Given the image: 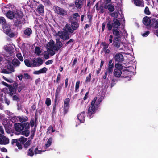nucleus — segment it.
I'll return each mask as SVG.
<instances>
[{"label":"nucleus","instance_id":"1","mask_svg":"<svg viewBox=\"0 0 158 158\" xmlns=\"http://www.w3.org/2000/svg\"><path fill=\"white\" fill-rule=\"evenodd\" d=\"M97 98L95 97L91 103L90 105L88 108L87 116L90 119L93 117L94 114L96 113V111L98 107L102 101L101 98H99L97 100Z\"/></svg>","mask_w":158,"mask_h":158},{"label":"nucleus","instance_id":"2","mask_svg":"<svg viewBox=\"0 0 158 158\" xmlns=\"http://www.w3.org/2000/svg\"><path fill=\"white\" fill-rule=\"evenodd\" d=\"M32 63H31L28 59H25L24 62L25 65L28 67H38L41 65L43 63V61L41 58H34L32 60Z\"/></svg>","mask_w":158,"mask_h":158},{"label":"nucleus","instance_id":"3","mask_svg":"<svg viewBox=\"0 0 158 158\" xmlns=\"http://www.w3.org/2000/svg\"><path fill=\"white\" fill-rule=\"evenodd\" d=\"M24 15L22 11L19 12L15 15V18L13 19L14 26L16 27H19L22 24H23V21L21 20Z\"/></svg>","mask_w":158,"mask_h":158},{"label":"nucleus","instance_id":"4","mask_svg":"<svg viewBox=\"0 0 158 158\" xmlns=\"http://www.w3.org/2000/svg\"><path fill=\"white\" fill-rule=\"evenodd\" d=\"M27 140V138L23 136H21L19 139H12L11 140V144L13 145L16 143V146L18 147V149L21 150L22 149V144H23Z\"/></svg>","mask_w":158,"mask_h":158},{"label":"nucleus","instance_id":"5","mask_svg":"<svg viewBox=\"0 0 158 158\" xmlns=\"http://www.w3.org/2000/svg\"><path fill=\"white\" fill-rule=\"evenodd\" d=\"M115 69L113 71V75L116 78L121 77L123 66L120 64L116 63L115 65Z\"/></svg>","mask_w":158,"mask_h":158},{"label":"nucleus","instance_id":"6","mask_svg":"<svg viewBox=\"0 0 158 158\" xmlns=\"http://www.w3.org/2000/svg\"><path fill=\"white\" fill-rule=\"evenodd\" d=\"M113 23H111V22L109 21L107 23V28L109 31L111 30L112 27L118 29L121 25L119 21L116 18H113Z\"/></svg>","mask_w":158,"mask_h":158},{"label":"nucleus","instance_id":"7","mask_svg":"<svg viewBox=\"0 0 158 158\" xmlns=\"http://www.w3.org/2000/svg\"><path fill=\"white\" fill-rule=\"evenodd\" d=\"M68 29L66 27L63 29V31H59L57 33V35L64 41H65L69 40L70 38V35Z\"/></svg>","mask_w":158,"mask_h":158},{"label":"nucleus","instance_id":"8","mask_svg":"<svg viewBox=\"0 0 158 158\" xmlns=\"http://www.w3.org/2000/svg\"><path fill=\"white\" fill-rule=\"evenodd\" d=\"M79 26V23L76 21L72 22L71 23V27L67 24L66 26V27L67 28L69 32L70 33H73L74 30H77L78 27Z\"/></svg>","mask_w":158,"mask_h":158},{"label":"nucleus","instance_id":"9","mask_svg":"<svg viewBox=\"0 0 158 158\" xmlns=\"http://www.w3.org/2000/svg\"><path fill=\"white\" fill-rule=\"evenodd\" d=\"M53 9L55 13L60 16H63L67 15V12L65 10L57 6H55Z\"/></svg>","mask_w":158,"mask_h":158},{"label":"nucleus","instance_id":"10","mask_svg":"<svg viewBox=\"0 0 158 158\" xmlns=\"http://www.w3.org/2000/svg\"><path fill=\"white\" fill-rule=\"evenodd\" d=\"M11 62L8 63L7 65V69H3L2 70V73L4 74H10L13 72H14L15 70L13 65H12Z\"/></svg>","mask_w":158,"mask_h":158},{"label":"nucleus","instance_id":"11","mask_svg":"<svg viewBox=\"0 0 158 158\" xmlns=\"http://www.w3.org/2000/svg\"><path fill=\"white\" fill-rule=\"evenodd\" d=\"M114 58L115 62L117 63H121L124 61V58L123 55L120 53H116L114 54Z\"/></svg>","mask_w":158,"mask_h":158},{"label":"nucleus","instance_id":"12","mask_svg":"<svg viewBox=\"0 0 158 158\" xmlns=\"http://www.w3.org/2000/svg\"><path fill=\"white\" fill-rule=\"evenodd\" d=\"M112 59L110 60L108 63V67L105 70L106 71V73H109V75H111L113 72L114 64V63L112 62Z\"/></svg>","mask_w":158,"mask_h":158},{"label":"nucleus","instance_id":"13","mask_svg":"<svg viewBox=\"0 0 158 158\" xmlns=\"http://www.w3.org/2000/svg\"><path fill=\"white\" fill-rule=\"evenodd\" d=\"M21 11L20 10H17L14 13L13 11L9 10L7 12L6 16L7 18L10 19H12L15 18V15H17V13H19V12Z\"/></svg>","mask_w":158,"mask_h":158},{"label":"nucleus","instance_id":"14","mask_svg":"<svg viewBox=\"0 0 158 158\" xmlns=\"http://www.w3.org/2000/svg\"><path fill=\"white\" fill-rule=\"evenodd\" d=\"M9 143V139L0 134V144L6 145Z\"/></svg>","mask_w":158,"mask_h":158},{"label":"nucleus","instance_id":"15","mask_svg":"<svg viewBox=\"0 0 158 158\" xmlns=\"http://www.w3.org/2000/svg\"><path fill=\"white\" fill-rule=\"evenodd\" d=\"M15 128L17 132L20 133L24 129L23 124L22 123H16L14 124ZM19 133H18L19 134Z\"/></svg>","mask_w":158,"mask_h":158},{"label":"nucleus","instance_id":"16","mask_svg":"<svg viewBox=\"0 0 158 158\" xmlns=\"http://www.w3.org/2000/svg\"><path fill=\"white\" fill-rule=\"evenodd\" d=\"M142 21L143 23L145 26H148L150 27H151L152 19H150V17L146 16L143 18Z\"/></svg>","mask_w":158,"mask_h":158},{"label":"nucleus","instance_id":"17","mask_svg":"<svg viewBox=\"0 0 158 158\" xmlns=\"http://www.w3.org/2000/svg\"><path fill=\"white\" fill-rule=\"evenodd\" d=\"M85 111H83L79 113L77 116V118L80 121V122L81 123H84L85 120Z\"/></svg>","mask_w":158,"mask_h":158},{"label":"nucleus","instance_id":"18","mask_svg":"<svg viewBox=\"0 0 158 158\" xmlns=\"http://www.w3.org/2000/svg\"><path fill=\"white\" fill-rule=\"evenodd\" d=\"M63 44L59 39H56L55 45L54 47V49L56 51H58L62 47Z\"/></svg>","mask_w":158,"mask_h":158},{"label":"nucleus","instance_id":"19","mask_svg":"<svg viewBox=\"0 0 158 158\" xmlns=\"http://www.w3.org/2000/svg\"><path fill=\"white\" fill-rule=\"evenodd\" d=\"M36 10L39 14L41 15L44 13V6L41 4H39V5L37 6Z\"/></svg>","mask_w":158,"mask_h":158},{"label":"nucleus","instance_id":"20","mask_svg":"<svg viewBox=\"0 0 158 158\" xmlns=\"http://www.w3.org/2000/svg\"><path fill=\"white\" fill-rule=\"evenodd\" d=\"M133 1L134 4L137 6H144V2L143 0H133Z\"/></svg>","mask_w":158,"mask_h":158},{"label":"nucleus","instance_id":"21","mask_svg":"<svg viewBox=\"0 0 158 158\" xmlns=\"http://www.w3.org/2000/svg\"><path fill=\"white\" fill-rule=\"evenodd\" d=\"M9 92L8 94L10 96H12L13 95L18 94V93H16L17 89L12 87V85L10 86L9 88Z\"/></svg>","mask_w":158,"mask_h":158},{"label":"nucleus","instance_id":"22","mask_svg":"<svg viewBox=\"0 0 158 158\" xmlns=\"http://www.w3.org/2000/svg\"><path fill=\"white\" fill-rule=\"evenodd\" d=\"M57 99H55L54 102L53 106L52 116L53 117L55 115L57 112L56 106L58 104V102H57Z\"/></svg>","mask_w":158,"mask_h":158},{"label":"nucleus","instance_id":"23","mask_svg":"<svg viewBox=\"0 0 158 158\" xmlns=\"http://www.w3.org/2000/svg\"><path fill=\"white\" fill-rule=\"evenodd\" d=\"M32 31L31 28L27 27L23 31V33L25 35L28 37H30L31 35L32 34Z\"/></svg>","mask_w":158,"mask_h":158},{"label":"nucleus","instance_id":"24","mask_svg":"<svg viewBox=\"0 0 158 158\" xmlns=\"http://www.w3.org/2000/svg\"><path fill=\"white\" fill-rule=\"evenodd\" d=\"M104 8L105 9H108L110 12H113L114 10V6L111 4H104Z\"/></svg>","mask_w":158,"mask_h":158},{"label":"nucleus","instance_id":"25","mask_svg":"<svg viewBox=\"0 0 158 158\" xmlns=\"http://www.w3.org/2000/svg\"><path fill=\"white\" fill-rule=\"evenodd\" d=\"M62 87V85L60 84L58 86L55 92V99H57L59 93H60Z\"/></svg>","mask_w":158,"mask_h":158},{"label":"nucleus","instance_id":"26","mask_svg":"<svg viewBox=\"0 0 158 158\" xmlns=\"http://www.w3.org/2000/svg\"><path fill=\"white\" fill-rule=\"evenodd\" d=\"M35 146L34 145L32 146L29 148L27 151V155L30 156L32 157L34 154V150L35 149Z\"/></svg>","mask_w":158,"mask_h":158},{"label":"nucleus","instance_id":"27","mask_svg":"<svg viewBox=\"0 0 158 158\" xmlns=\"http://www.w3.org/2000/svg\"><path fill=\"white\" fill-rule=\"evenodd\" d=\"M16 32L13 31L11 30V29L6 34L10 38H13L16 36L17 34Z\"/></svg>","mask_w":158,"mask_h":158},{"label":"nucleus","instance_id":"28","mask_svg":"<svg viewBox=\"0 0 158 158\" xmlns=\"http://www.w3.org/2000/svg\"><path fill=\"white\" fill-rule=\"evenodd\" d=\"M11 63L15 67H19L20 64V62L16 58H14Z\"/></svg>","mask_w":158,"mask_h":158},{"label":"nucleus","instance_id":"29","mask_svg":"<svg viewBox=\"0 0 158 158\" xmlns=\"http://www.w3.org/2000/svg\"><path fill=\"white\" fill-rule=\"evenodd\" d=\"M10 27L9 24H6L3 27V31L6 34L11 29Z\"/></svg>","mask_w":158,"mask_h":158},{"label":"nucleus","instance_id":"30","mask_svg":"<svg viewBox=\"0 0 158 158\" xmlns=\"http://www.w3.org/2000/svg\"><path fill=\"white\" fill-rule=\"evenodd\" d=\"M76 6L79 9L81 8L82 6V2L81 0H76L75 1Z\"/></svg>","mask_w":158,"mask_h":158},{"label":"nucleus","instance_id":"31","mask_svg":"<svg viewBox=\"0 0 158 158\" xmlns=\"http://www.w3.org/2000/svg\"><path fill=\"white\" fill-rule=\"evenodd\" d=\"M152 24L154 25V28L156 29L158 28V19H156L155 18H152Z\"/></svg>","mask_w":158,"mask_h":158},{"label":"nucleus","instance_id":"32","mask_svg":"<svg viewBox=\"0 0 158 158\" xmlns=\"http://www.w3.org/2000/svg\"><path fill=\"white\" fill-rule=\"evenodd\" d=\"M121 43L122 42L113 41L112 45L114 48L118 49L119 48Z\"/></svg>","mask_w":158,"mask_h":158},{"label":"nucleus","instance_id":"33","mask_svg":"<svg viewBox=\"0 0 158 158\" xmlns=\"http://www.w3.org/2000/svg\"><path fill=\"white\" fill-rule=\"evenodd\" d=\"M129 74L128 71L126 69L122 70V74L121 77L122 78H125L128 77Z\"/></svg>","mask_w":158,"mask_h":158},{"label":"nucleus","instance_id":"34","mask_svg":"<svg viewBox=\"0 0 158 158\" xmlns=\"http://www.w3.org/2000/svg\"><path fill=\"white\" fill-rule=\"evenodd\" d=\"M19 122L21 123H23V122H25L28 120V118L26 117H24L23 116H19L18 117Z\"/></svg>","mask_w":158,"mask_h":158},{"label":"nucleus","instance_id":"35","mask_svg":"<svg viewBox=\"0 0 158 158\" xmlns=\"http://www.w3.org/2000/svg\"><path fill=\"white\" fill-rule=\"evenodd\" d=\"M52 142V139L50 137L47 140L45 144V147L46 148L49 147L51 145Z\"/></svg>","mask_w":158,"mask_h":158},{"label":"nucleus","instance_id":"36","mask_svg":"<svg viewBox=\"0 0 158 158\" xmlns=\"http://www.w3.org/2000/svg\"><path fill=\"white\" fill-rule=\"evenodd\" d=\"M12 96V100L13 101L18 102L20 100V98L19 97L18 94H16L13 95Z\"/></svg>","mask_w":158,"mask_h":158},{"label":"nucleus","instance_id":"37","mask_svg":"<svg viewBox=\"0 0 158 158\" xmlns=\"http://www.w3.org/2000/svg\"><path fill=\"white\" fill-rule=\"evenodd\" d=\"M5 50L10 54H11L13 53L12 48L10 46H6L5 48Z\"/></svg>","mask_w":158,"mask_h":158},{"label":"nucleus","instance_id":"38","mask_svg":"<svg viewBox=\"0 0 158 158\" xmlns=\"http://www.w3.org/2000/svg\"><path fill=\"white\" fill-rule=\"evenodd\" d=\"M101 47H103V50H104L107 48L109 46V44L105 42H102L101 44Z\"/></svg>","mask_w":158,"mask_h":158},{"label":"nucleus","instance_id":"39","mask_svg":"<svg viewBox=\"0 0 158 158\" xmlns=\"http://www.w3.org/2000/svg\"><path fill=\"white\" fill-rule=\"evenodd\" d=\"M31 143V141L30 140L27 141L23 144V147L25 149H27L30 146Z\"/></svg>","mask_w":158,"mask_h":158},{"label":"nucleus","instance_id":"40","mask_svg":"<svg viewBox=\"0 0 158 158\" xmlns=\"http://www.w3.org/2000/svg\"><path fill=\"white\" fill-rule=\"evenodd\" d=\"M70 106H63V114L65 115L69 110Z\"/></svg>","mask_w":158,"mask_h":158},{"label":"nucleus","instance_id":"41","mask_svg":"<svg viewBox=\"0 0 158 158\" xmlns=\"http://www.w3.org/2000/svg\"><path fill=\"white\" fill-rule=\"evenodd\" d=\"M118 29L115 28H113L112 29L113 34L115 36H118L120 35V32Z\"/></svg>","mask_w":158,"mask_h":158},{"label":"nucleus","instance_id":"42","mask_svg":"<svg viewBox=\"0 0 158 158\" xmlns=\"http://www.w3.org/2000/svg\"><path fill=\"white\" fill-rule=\"evenodd\" d=\"M41 51L40 50L39 47L36 46L35 48V53L36 54L38 55H39L40 53L41 52Z\"/></svg>","mask_w":158,"mask_h":158},{"label":"nucleus","instance_id":"43","mask_svg":"<svg viewBox=\"0 0 158 158\" xmlns=\"http://www.w3.org/2000/svg\"><path fill=\"white\" fill-rule=\"evenodd\" d=\"M70 99L69 98H66L64 102V106H70Z\"/></svg>","mask_w":158,"mask_h":158},{"label":"nucleus","instance_id":"44","mask_svg":"<svg viewBox=\"0 0 158 158\" xmlns=\"http://www.w3.org/2000/svg\"><path fill=\"white\" fill-rule=\"evenodd\" d=\"M34 150V154L35 155L41 154L42 152L43 151L41 150H39L38 147H37L35 148V149Z\"/></svg>","mask_w":158,"mask_h":158},{"label":"nucleus","instance_id":"45","mask_svg":"<svg viewBox=\"0 0 158 158\" xmlns=\"http://www.w3.org/2000/svg\"><path fill=\"white\" fill-rule=\"evenodd\" d=\"M6 21L4 17H0V23L3 25L6 24Z\"/></svg>","mask_w":158,"mask_h":158},{"label":"nucleus","instance_id":"46","mask_svg":"<svg viewBox=\"0 0 158 158\" xmlns=\"http://www.w3.org/2000/svg\"><path fill=\"white\" fill-rule=\"evenodd\" d=\"M30 133V131L28 130H26L22 132V134L23 135H24L26 137H28Z\"/></svg>","mask_w":158,"mask_h":158},{"label":"nucleus","instance_id":"47","mask_svg":"<svg viewBox=\"0 0 158 158\" xmlns=\"http://www.w3.org/2000/svg\"><path fill=\"white\" fill-rule=\"evenodd\" d=\"M16 56L20 61H23V58L20 53H18L16 55Z\"/></svg>","mask_w":158,"mask_h":158},{"label":"nucleus","instance_id":"48","mask_svg":"<svg viewBox=\"0 0 158 158\" xmlns=\"http://www.w3.org/2000/svg\"><path fill=\"white\" fill-rule=\"evenodd\" d=\"M23 124L24 128L25 130H28L30 128V124L28 122H25Z\"/></svg>","mask_w":158,"mask_h":158},{"label":"nucleus","instance_id":"49","mask_svg":"<svg viewBox=\"0 0 158 158\" xmlns=\"http://www.w3.org/2000/svg\"><path fill=\"white\" fill-rule=\"evenodd\" d=\"M99 10H100L99 11V13H103L104 12V6L103 4H101L100 5V6L99 7Z\"/></svg>","mask_w":158,"mask_h":158},{"label":"nucleus","instance_id":"50","mask_svg":"<svg viewBox=\"0 0 158 158\" xmlns=\"http://www.w3.org/2000/svg\"><path fill=\"white\" fill-rule=\"evenodd\" d=\"M144 12L145 14L147 15H149L151 14V12L149 11V8L148 7L146 6L145 8Z\"/></svg>","mask_w":158,"mask_h":158},{"label":"nucleus","instance_id":"51","mask_svg":"<svg viewBox=\"0 0 158 158\" xmlns=\"http://www.w3.org/2000/svg\"><path fill=\"white\" fill-rule=\"evenodd\" d=\"M3 125H4L6 131L8 133V132H10L9 129V125L7 123L3 124Z\"/></svg>","mask_w":158,"mask_h":158},{"label":"nucleus","instance_id":"52","mask_svg":"<svg viewBox=\"0 0 158 158\" xmlns=\"http://www.w3.org/2000/svg\"><path fill=\"white\" fill-rule=\"evenodd\" d=\"M47 70L48 69L45 67H44L40 69L41 74L45 73L47 71Z\"/></svg>","mask_w":158,"mask_h":158},{"label":"nucleus","instance_id":"53","mask_svg":"<svg viewBox=\"0 0 158 158\" xmlns=\"http://www.w3.org/2000/svg\"><path fill=\"white\" fill-rule=\"evenodd\" d=\"M116 37H115L113 41L118 42H122L121 41V38L119 35L118 36H116Z\"/></svg>","mask_w":158,"mask_h":158},{"label":"nucleus","instance_id":"54","mask_svg":"<svg viewBox=\"0 0 158 158\" xmlns=\"http://www.w3.org/2000/svg\"><path fill=\"white\" fill-rule=\"evenodd\" d=\"M79 85H80V81L78 80L76 82V83L75 89V91L76 92H77V91H78V90L79 87Z\"/></svg>","mask_w":158,"mask_h":158},{"label":"nucleus","instance_id":"55","mask_svg":"<svg viewBox=\"0 0 158 158\" xmlns=\"http://www.w3.org/2000/svg\"><path fill=\"white\" fill-rule=\"evenodd\" d=\"M45 104H46L47 106H49L51 104V101L49 98H47L46 99Z\"/></svg>","mask_w":158,"mask_h":158},{"label":"nucleus","instance_id":"56","mask_svg":"<svg viewBox=\"0 0 158 158\" xmlns=\"http://www.w3.org/2000/svg\"><path fill=\"white\" fill-rule=\"evenodd\" d=\"M24 77L23 78L25 79H29L31 78V77L30 75H29L27 73H24Z\"/></svg>","mask_w":158,"mask_h":158},{"label":"nucleus","instance_id":"57","mask_svg":"<svg viewBox=\"0 0 158 158\" xmlns=\"http://www.w3.org/2000/svg\"><path fill=\"white\" fill-rule=\"evenodd\" d=\"M111 16L112 17L117 18L118 17V14L116 12H115L113 13H112L111 14Z\"/></svg>","mask_w":158,"mask_h":158},{"label":"nucleus","instance_id":"58","mask_svg":"<svg viewBox=\"0 0 158 158\" xmlns=\"http://www.w3.org/2000/svg\"><path fill=\"white\" fill-rule=\"evenodd\" d=\"M91 75H92V74H91V73H90L89 74V76L86 77V80L85 81V82H89L90 81L91 79Z\"/></svg>","mask_w":158,"mask_h":158},{"label":"nucleus","instance_id":"59","mask_svg":"<svg viewBox=\"0 0 158 158\" xmlns=\"http://www.w3.org/2000/svg\"><path fill=\"white\" fill-rule=\"evenodd\" d=\"M74 40L72 39H70L65 44V46H67L69 44L74 43Z\"/></svg>","mask_w":158,"mask_h":158},{"label":"nucleus","instance_id":"60","mask_svg":"<svg viewBox=\"0 0 158 158\" xmlns=\"http://www.w3.org/2000/svg\"><path fill=\"white\" fill-rule=\"evenodd\" d=\"M24 88V86H18L16 88V89H17L18 92H20Z\"/></svg>","mask_w":158,"mask_h":158},{"label":"nucleus","instance_id":"61","mask_svg":"<svg viewBox=\"0 0 158 158\" xmlns=\"http://www.w3.org/2000/svg\"><path fill=\"white\" fill-rule=\"evenodd\" d=\"M77 61V58L76 57L74 58V60L72 62V67L73 68L74 65L76 64Z\"/></svg>","mask_w":158,"mask_h":158},{"label":"nucleus","instance_id":"62","mask_svg":"<svg viewBox=\"0 0 158 158\" xmlns=\"http://www.w3.org/2000/svg\"><path fill=\"white\" fill-rule=\"evenodd\" d=\"M61 75L60 73H58L57 75V79H56V82L58 83H59V81L60 80Z\"/></svg>","mask_w":158,"mask_h":158},{"label":"nucleus","instance_id":"63","mask_svg":"<svg viewBox=\"0 0 158 158\" xmlns=\"http://www.w3.org/2000/svg\"><path fill=\"white\" fill-rule=\"evenodd\" d=\"M92 16L90 14V13H87V17L89 19V22H91L92 20Z\"/></svg>","mask_w":158,"mask_h":158},{"label":"nucleus","instance_id":"64","mask_svg":"<svg viewBox=\"0 0 158 158\" xmlns=\"http://www.w3.org/2000/svg\"><path fill=\"white\" fill-rule=\"evenodd\" d=\"M51 130H52V132H54L55 131V130L53 129V128L52 126H49V127L47 129V132L50 131Z\"/></svg>","mask_w":158,"mask_h":158}]
</instances>
